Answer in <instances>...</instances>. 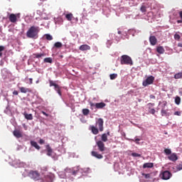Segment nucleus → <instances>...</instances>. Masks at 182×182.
<instances>
[{
	"label": "nucleus",
	"mask_w": 182,
	"mask_h": 182,
	"mask_svg": "<svg viewBox=\"0 0 182 182\" xmlns=\"http://www.w3.org/2000/svg\"><path fill=\"white\" fill-rule=\"evenodd\" d=\"M31 145L33 147H35V149H36L37 150H41V146H39V145H38V143L35 141H31Z\"/></svg>",
	"instance_id": "nucleus-22"
},
{
	"label": "nucleus",
	"mask_w": 182,
	"mask_h": 182,
	"mask_svg": "<svg viewBox=\"0 0 182 182\" xmlns=\"http://www.w3.org/2000/svg\"><path fill=\"white\" fill-rule=\"evenodd\" d=\"M174 39L175 41H180V39H181V36H180L178 33H176L174 35Z\"/></svg>",
	"instance_id": "nucleus-39"
},
{
	"label": "nucleus",
	"mask_w": 182,
	"mask_h": 182,
	"mask_svg": "<svg viewBox=\"0 0 182 182\" xmlns=\"http://www.w3.org/2000/svg\"><path fill=\"white\" fill-rule=\"evenodd\" d=\"M90 130H91L92 134H99V129L93 125L90 127Z\"/></svg>",
	"instance_id": "nucleus-16"
},
{
	"label": "nucleus",
	"mask_w": 182,
	"mask_h": 182,
	"mask_svg": "<svg viewBox=\"0 0 182 182\" xmlns=\"http://www.w3.org/2000/svg\"><path fill=\"white\" fill-rule=\"evenodd\" d=\"M149 42L152 46H155L157 44V38L154 36H151L149 37Z\"/></svg>",
	"instance_id": "nucleus-12"
},
{
	"label": "nucleus",
	"mask_w": 182,
	"mask_h": 182,
	"mask_svg": "<svg viewBox=\"0 0 182 182\" xmlns=\"http://www.w3.org/2000/svg\"><path fill=\"white\" fill-rule=\"evenodd\" d=\"M154 166L153 163H145L143 165V168H151Z\"/></svg>",
	"instance_id": "nucleus-24"
},
{
	"label": "nucleus",
	"mask_w": 182,
	"mask_h": 182,
	"mask_svg": "<svg viewBox=\"0 0 182 182\" xmlns=\"http://www.w3.org/2000/svg\"><path fill=\"white\" fill-rule=\"evenodd\" d=\"M65 18L67 21H72V19H73V14H72V13L66 14Z\"/></svg>",
	"instance_id": "nucleus-28"
},
{
	"label": "nucleus",
	"mask_w": 182,
	"mask_h": 182,
	"mask_svg": "<svg viewBox=\"0 0 182 182\" xmlns=\"http://www.w3.org/2000/svg\"><path fill=\"white\" fill-rule=\"evenodd\" d=\"M181 102V98L178 96H176L175 98L176 105H180Z\"/></svg>",
	"instance_id": "nucleus-31"
},
{
	"label": "nucleus",
	"mask_w": 182,
	"mask_h": 182,
	"mask_svg": "<svg viewBox=\"0 0 182 182\" xmlns=\"http://www.w3.org/2000/svg\"><path fill=\"white\" fill-rule=\"evenodd\" d=\"M147 106H148V107H149V109H151V107H153L154 106V103L150 102V103H149V104L147 105Z\"/></svg>",
	"instance_id": "nucleus-44"
},
{
	"label": "nucleus",
	"mask_w": 182,
	"mask_h": 182,
	"mask_svg": "<svg viewBox=\"0 0 182 182\" xmlns=\"http://www.w3.org/2000/svg\"><path fill=\"white\" fill-rule=\"evenodd\" d=\"M63 44L60 42H56L54 43V48H62Z\"/></svg>",
	"instance_id": "nucleus-32"
},
{
	"label": "nucleus",
	"mask_w": 182,
	"mask_h": 182,
	"mask_svg": "<svg viewBox=\"0 0 182 182\" xmlns=\"http://www.w3.org/2000/svg\"><path fill=\"white\" fill-rule=\"evenodd\" d=\"M66 171L67 173H70L71 176H76L79 173V167L67 168Z\"/></svg>",
	"instance_id": "nucleus-9"
},
{
	"label": "nucleus",
	"mask_w": 182,
	"mask_h": 182,
	"mask_svg": "<svg viewBox=\"0 0 182 182\" xmlns=\"http://www.w3.org/2000/svg\"><path fill=\"white\" fill-rule=\"evenodd\" d=\"M20 92L21 93H32V90H31L30 88H26L25 87H21L20 88Z\"/></svg>",
	"instance_id": "nucleus-15"
},
{
	"label": "nucleus",
	"mask_w": 182,
	"mask_h": 182,
	"mask_svg": "<svg viewBox=\"0 0 182 182\" xmlns=\"http://www.w3.org/2000/svg\"><path fill=\"white\" fill-rule=\"evenodd\" d=\"M164 151L166 156H170L171 154V149H165Z\"/></svg>",
	"instance_id": "nucleus-35"
},
{
	"label": "nucleus",
	"mask_w": 182,
	"mask_h": 182,
	"mask_svg": "<svg viewBox=\"0 0 182 182\" xmlns=\"http://www.w3.org/2000/svg\"><path fill=\"white\" fill-rule=\"evenodd\" d=\"M79 50L82 52H85V50H90V46L87 44H84L80 46Z\"/></svg>",
	"instance_id": "nucleus-14"
},
{
	"label": "nucleus",
	"mask_w": 182,
	"mask_h": 182,
	"mask_svg": "<svg viewBox=\"0 0 182 182\" xmlns=\"http://www.w3.org/2000/svg\"><path fill=\"white\" fill-rule=\"evenodd\" d=\"M106 106V104L105 102H100V103H96L95 104V107L97 109H103Z\"/></svg>",
	"instance_id": "nucleus-23"
},
{
	"label": "nucleus",
	"mask_w": 182,
	"mask_h": 182,
	"mask_svg": "<svg viewBox=\"0 0 182 182\" xmlns=\"http://www.w3.org/2000/svg\"><path fill=\"white\" fill-rule=\"evenodd\" d=\"M3 50H5V47L4 46H0V53H1Z\"/></svg>",
	"instance_id": "nucleus-46"
},
{
	"label": "nucleus",
	"mask_w": 182,
	"mask_h": 182,
	"mask_svg": "<svg viewBox=\"0 0 182 182\" xmlns=\"http://www.w3.org/2000/svg\"><path fill=\"white\" fill-rule=\"evenodd\" d=\"M142 176H144L145 178H150L151 177L150 173H142Z\"/></svg>",
	"instance_id": "nucleus-43"
},
{
	"label": "nucleus",
	"mask_w": 182,
	"mask_h": 182,
	"mask_svg": "<svg viewBox=\"0 0 182 182\" xmlns=\"http://www.w3.org/2000/svg\"><path fill=\"white\" fill-rule=\"evenodd\" d=\"M39 27L33 26L26 32L27 38L31 39H38L39 34Z\"/></svg>",
	"instance_id": "nucleus-1"
},
{
	"label": "nucleus",
	"mask_w": 182,
	"mask_h": 182,
	"mask_svg": "<svg viewBox=\"0 0 182 182\" xmlns=\"http://www.w3.org/2000/svg\"><path fill=\"white\" fill-rule=\"evenodd\" d=\"M174 170V173H177V171H181L182 170V162L176 165V166L173 168Z\"/></svg>",
	"instance_id": "nucleus-20"
},
{
	"label": "nucleus",
	"mask_w": 182,
	"mask_h": 182,
	"mask_svg": "<svg viewBox=\"0 0 182 182\" xmlns=\"http://www.w3.org/2000/svg\"><path fill=\"white\" fill-rule=\"evenodd\" d=\"M131 140H132V141H134V143H136V144H140V142H139V141H140V139H139V138H136L135 139H131Z\"/></svg>",
	"instance_id": "nucleus-41"
},
{
	"label": "nucleus",
	"mask_w": 182,
	"mask_h": 182,
	"mask_svg": "<svg viewBox=\"0 0 182 182\" xmlns=\"http://www.w3.org/2000/svg\"><path fill=\"white\" fill-rule=\"evenodd\" d=\"M39 144H45V141L43 139H40Z\"/></svg>",
	"instance_id": "nucleus-49"
},
{
	"label": "nucleus",
	"mask_w": 182,
	"mask_h": 182,
	"mask_svg": "<svg viewBox=\"0 0 182 182\" xmlns=\"http://www.w3.org/2000/svg\"><path fill=\"white\" fill-rule=\"evenodd\" d=\"M132 157H141V155L140 154H137V153H132Z\"/></svg>",
	"instance_id": "nucleus-42"
},
{
	"label": "nucleus",
	"mask_w": 182,
	"mask_h": 182,
	"mask_svg": "<svg viewBox=\"0 0 182 182\" xmlns=\"http://www.w3.org/2000/svg\"><path fill=\"white\" fill-rule=\"evenodd\" d=\"M140 11L141 12H147V7L144 5V4H142L141 8H140Z\"/></svg>",
	"instance_id": "nucleus-29"
},
{
	"label": "nucleus",
	"mask_w": 182,
	"mask_h": 182,
	"mask_svg": "<svg viewBox=\"0 0 182 182\" xmlns=\"http://www.w3.org/2000/svg\"><path fill=\"white\" fill-rule=\"evenodd\" d=\"M90 106L91 107H95V106H96V104L90 102Z\"/></svg>",
	"instance_id": "nucleus-53"
},
{
	"label": "nucleus",
	"mask_w": 182,
	"mask_h": 182,
	"mask_svg": "<svg viewBox=\"0 0 182 182\" xmlns=\"http://www.w3.org/2000/svg\"><path fill=\"white\" fill-rule=\"evenodd\" d=\"M121 65H133V60L129 55H124L121 57Z\"/></svg>",
	"instance_id": "nucleus-2"
},
{
	"label": "nucleus",
	"mask_w": 182,
	"mask_h": 182,
	"mask_svg": "<svg viewBox=\"0 0 182 182\" xmlns=\"http://www.w3.org/2000/svg\"><path fill=\"white\" fill-rule=\"evenodd\" d=\"M89 113H90V111L89 110V109H82V114H84V116H87V114H89Z\"/></svg>",
	"instance_id": "nucleus-34"
},
{
	"label": "nucleus",
	"mask_w": 182,
	"mask_h": 182,
	"mask_svg": "<svg viewBox=\"0 0 182 182\" xmlns=\"http://www.w3.org/2000/svg\"><path fill=\"white\" fill-rule=\"evenodd\" d=\"M171 176H173V175L171 174V173L170 171H164L161 172L159 177L162 180H170V178H171Z\"/></svg>",
	"instance_id": "nucleus-5"
},
{
	"label": "nucleus",
	"mask_w": 182,
	"mask_h": 182,
	"mask_svg": "<svg viewBox=\"0 0 182 182\" xmlns=\"http://www.w3.org/2000/svg\"><path fill=\"white\" fill-rule=\"evenodd\" d=\"M44 36L47 41H52L53 39V37L50 34H45Z\"/></svg>",
	"instance_id": "nucleus-33"
},
{
	"label": "nucleus",
	"mask_w": 182,
	"mask_h": 182,
	"mask_svg": "<svg viewBox=\"0 0 182 182\" xmlns=\"http://www.w3.org/2000/svg\"><path fill=\"white\" fill-rule=\"evenodd\" d=\"M41 113H42L44 116H46V117H49V114H47V113L45 112L44 111H42Z\"/></svg>",
	"instance_id": "nucleus-47"
},
{
	"label": "nucleus",
	"mask_w": 182,
	"mask_h": 182,
	"mask_svg": "<svg viewBox=\"0 0 182 182\" xmlns=\"http://www.w3.org/2000/svg\"><path fill=\"white\" fill-rule=\"evenodd\" d=\"M101 141L103 143H106L107 141V134H102L101 136Z\"/></svg>",
	"instance_id": "nucleus-27"
},
{
	"label": "nucleus",
	"mask_w": 182,
	"mask_h": 182,
	"mask_svg": "<svg viewBox=\"0 0 182 182\" xmlns=\"http://www.w3.org/2000/svg\"><path fill=\"white\" fill-rule=\"evenodd\" d=\"M156 52H158V53H160V55H163V53H164L165 52L164 48L163 46H158L156 48Z\"/></svg>",
	"instance_id": "nucleus-21"
},
{
	"label": "nucleus",
	"mask_w": 182,
	"mask_h": 182,
	"mask_svg": "<svg viewBox=\"0 0 182 182\" xmlns=\"http://www.w3.org/2000/svg\"><path fill=\"white\" fill-rule=\"evenodd\" d=\"M118 35H122V31H118Z\"/></svg>",
	"instance_id": "nucleus-56"
},
{
	"label": "nucleus",
	"mask_w": 182,
	"mask_h": 182,
	"mask_svg": "<svg viewBox=\"0 0 182 182\" xmlns=\"http://www.w3.org/2000/svg\"><path fill=\"white\" fill-rule=\"evenodd\" d=\"M0 58H2V53H0Z\"/></svg>",
	"instance_id": "nucleus-57"
},
{
	"label": "nucleus",
	"mask_w": 182,
	"mask_h": 182,
	"mask_svg": "<svg viewBox=\"0 0 182 182\" xmlns=\"http://www.w3.org/2000/svg\"><path fill=\"white\" fill-rule=\"evenodd\" d=\"M18 18H19V14H11L9 16V19L12 23H15L18 21Z\"/></svg>",
	"instance_id": "nucleus-10"
},
{
	"label": "nucleus",
	"mask_w": 182,
	"mask_h": 182,
	"mask_svg": "<svg viewBox=\"0 0 182 182\" xmlns=\"http://www.w3.org/2000/svg\"><path fill=\"white\" fill-rule=\"evenodd\" d=\"M13 134L14 136H15V137H16L17 139H21V137L23 136L22 133L19 130H14Z\"/></svg>",
	"instance_id": "nucleus-17"
},
{
	"label": "nucleus",
	"mask_w": 182,
	"mask_h": 182,
	"mask_svg": "<svg viewBox=\"0 0 182 182\" xmlns=\"http://www.w3.org/2000/svg\"><path fill=\"white\" fill-rule=\"evenodd\" d=\"M104 123H105V122L103 121V119H102V118H99L97 120L96 126H97V127H98L100 132H103V130H104V127H103Z\"/></svg>",
	"instance_id": "nucleus-8"
},
{
	"label": "nucleus",
	"mask_w": 182,
	"mask_h": 182,
	"mask_svg": "<svg viewBox=\"0 0 182 182\" xmlns=\"http://www.w3.org/2000/svg\"><path fill=\"white\" fill-rule=\"evenodd\" d=\"M106 134L107 136H110V132H108Z\"/></svg>",
	"instance_id": "nucleus-55"
},
{
	"label": "nucleus",
	"mask_w": 182,
	"mask_h": 182,
	"mask_svg": "<svg viewBox=\"0 0 182 182\" xmlns=\"http://www.w3.org/2000/svg\"><path fill=\"white\" fill-rule=\"evenodd\" d=\"M179 17L180 20H177V23H182V11H179Z\"/></svg>",
	"instance_id": "nucleus-38"
},
{
	"label": "nucleus",
	"mask_w": 182,
	"mask_h": 182,
	"mask_svg": "<svg viewBox=\"0 0 182 182\" xmlns=\"http://www.w3.org/2000/svg\"><path fill=\"white\" fill-rule=\"evenodd\" d=\"M174 78L175 79H182V72L175 74Z\"/></svg>",
	"instance_id": "nucleus-30"
},
{
	"label": "nucleus",
	"mask_w": 182,
	"mask_h": 182,
	"mask_svg": "<svg viewBox=\"0 0 182 182\" xmlns=\"http://www.w3.org/2000/svg\"><path fill=\"white\" fill-rule=\"evenodd\" d=\"M91 155L92 157H95V159H98L100 160L103 159V155L99 154L97 151H92L91 152Z\"/></svg>",
	"instance_id": "nucleus-13"
},
{
	"label": "nucleus",
	"mask_w": 182,
	"mask_h": 182,
	"mask_svg": "<svg viewBox=\"0 0 182 182\" xmlns=\"http://www.w3.org/2000/svg\"><path fill=\"white\" fill-rule=\"evenodd\" d=\"M33 56L36 59H41V58H43V56H45V53H33Z\"/></svg>",
	"instance_id": "nucleus-26"
},
{
	"label": "nucleus",
	"mask_w": 182,
	"mask_h": 182,
	"mask_svg": "<svg viewBox=\"0 0 182 182\" xmlns=\"http://www.w3.org/2000/svg\"><path fill=\"white\" fill-rule=\"evenodd\" d=\"M96 144L98 147V150L99 151H101L102 153H103V151H105L106 150V146H105V143L102 141H96Z\"/></svg>",
	"instance_id": "nucleus-7"
},
{
	"label": "nucleus",
	"mask_w": 182,
	"mask_h": 182,
	"mask_svg": "<svg viewBox=\"0 0 182 182\" xmlns=\"http://www.w3.org/2000/svg\"><path fill=\"white\" fill-rule=\"evenodd\" d=\"M44 62L46 63H52L53 60H52V58H46L44 59Z\"/></svg>",
	"instance_id": "nucleus-36"
},
{
	"label": "nucleus",
	"mask_w": 182,
	"mask_h": 182,
	"mask_svg": "<svg viewBox=\"0 0 182 182\" xmlns=\"http://www.w3.org/2000/svg\"><path fill=\"white\" fill-rule=\"evenodd\" d=\"M175 116H181V112L176 111L174 112Z\"/></svg>",
	"instance_id": "nucleus-45"
},
{
	"label": "nucleus",
	"mask_w": 182,
	"mask_h": 182,
	"mask_svg": "<svg viewBox=\"0 0 182 182\" xmlns=\"http://www.w3.org/2000/svg\"><path fill=\"white\" fill-rule=\"evenodd\" d=\"M167 106V102L166 101L164 102V106L162 109H164Z\"/></svg>",
	"instance_id": "nucleus-51"
},
{
	"label": "nucleus",
	"mask_w": 182,
	"mask_h": 182,
	"mask_svg": "<svg viewBox=\"0 0 182 182\" xmlns=\"http://www.w3.org/2000/svg\"><path fill=\"white\" fill-rule=\"evenodd\" d=\"M149 113L151 114H154L156 113V109H154V108H151L149 109Z\"/></svg>",
	"instance_id": "nucleus-40"
},
{
	"label": "nucleus",
	"mask_w": 182,
	"mask_h": 182,
	"mask_svg": "<svg viewBox=\"0 0 182 182\" xmlns=\"http://www.w3.org/2000/svg\"><path fill=\"white\" fill-rule=\"evenodd\" d=\"M150 99H156V96L153 95H151L149 96Z\"/></svg>",
	"instance_id": "nucleus-52"
},
{
	"label": "nucleus",
	"mask_w": 182,
	"mask_h": 182,
	"mask_svg": "<svg viewBox=\"0 0 182 182\" xmlns=\"http://www.w3.org/2000/svg\"><path fill=\"white\" fill-rule=\"evenodd\" d=\"M28 80H29L30 85H32L33 83V80L32 78H29Z\"/></svg>",
	"instance_id": "nucleus-50"
},
{
	"label": "nucleus",
	"mask_w": 182,
	"mask_h": 182,
	"mask_svg": "<svg viewBox=\"0 0 182 182\" xmlns=\"http://www.w3.org/2000/svg\"><path fill=\"white\" fill-rule=\"evenodd\" d=\"M154 82V77L153 75H151L148 77L145 80L143 81L142 85L146 87L149 86V85H153Z\"/></svg>",
	"instance_id": "nucleus-6"
},
{
	"label": "nucleus",
	"mask_w": 182,
	"mask_h": 182,
	"mask_svg": "<svg viewBox=\"0 0 182 182\" xmlns=\"http://www.w3.org/2000/svg\"><path fill=\"white\" fill-rule=\"evenodd\" d=\"M49 84H50V87H52V86H53L54 90H55V92H57L59 96H62V91H61L62 87L59 86V85L55 83L54 81L51 80H49Z\"/></svg>",
	"instance_id": "nucleus-4"
},
{
	"label": "nucleus",
	"mask_w": 182,
	"mask_h": 182,
	"mask_svg": "<svg viewBox=\"0 0 182 182\" xmlns=\"http://www.w3.org/2000/svg\"><path fill=\"white\" fill-rule=\"evenodd\" d=\"M109 77H110L111 80H114V79H116V77H117V74H115V73L111 74L109 75Z\"/></svg>",
	"instance_id": "nucleus-37"
},
{
	"label": "nucleus",
	"mask_w": 182,
	"mask_h": 182,
	"mask_svg": "<svg viewBox=\"0 0 182 182\" xmlns=\"http://www.w3.org/2000/svg\"><path fill=\"white\" fill-rule=\"evenodd\" d=\"M178 48H182V43H178Z\"/></svg>",
	"instance_id": "nucleus-54"
},
{
	"label": "nucleus",
	"mask_w": 182,
	"mask_h": 182,
	"mask_svg": "<svg viewBox=\"0 0 182 182\" xmlns=\"http://www.w3.org/2000/svg\"><path fill=\"white\" fill-rule=\"evenodd\" d=\"M161 116L168 117L170 116V112H168L167 110L162 109L161 111Z\"/></svg>",
	"instance_id": "nucleus-25"
},
{
	"label": "nucleus",
	"mask_w": 182,
	"mask_h": 182,
	"mask_svg": "<svg viewBox=\"0 0 182 182\" xmlns=\"http://www.w3.org/2000/svg\"><path fill=\"white\" fill-rule=\"evenodd\" d=\"M23 116L26 120H33V115H32V114L24 112Z\"/></svg>",
	"instance_id": "nucleus-18"
},
{
	"label": "nucleus",
	"mask_w": 182,
	"mask_h": 182,
	"mask_svg": "<svg viewBox=\"0 0 182 182\" xmlns=\"http://www.w3.org/2000/svg\"><path fill=\"white\" fill-rule=\"evenodd\" d=\"M28 177L35 181H38V180H41V173H39L38 171H30L28 173Z\"/></svg>",
	"instance_id": "nucleus-3"
},
{
	"label": "nucleus",
	"mask_w": 182,
	"mask_h": 182,
	"mask_svg": "<svg viewBox=\"0 0 182 182\" xmlns=\"http://www.w3.org/2000/svg\"><path fill=\"white\" fill-rule=\"evenodd\" d=\"M168 159L171 161H177V160H178V157L176 153L171 154L170 156H168Z\"/></svg>",
	"instance_id": "nucleus-11"
},
{
	"label": "nucleus",
	"mask_w": 182,
	"mask_h": 182,
	"mask_svg": "<svg viewBox=\"0 0 182 182\" xmlns=\"http://www.w3.org/2000/svg\"><path fill=\"white\" fill-rule=\"evenodd\" d=\"M13 95H14V96H18V95H19V93L18 92V91L14 90V91L13 92Z\"/></svg>",
	"instance_id": "nucleus-48"
},
{
	"label": "nucleus",
	"mask_w": 182,
	"mask_h": 182,
	"mask_svg": "<svg viewBox=\"0 0 182 182\" xmlns=\"http://www.w3.org/2000/svg\"><path fill=\"white\" fill-rule=\"evenodd\" d=\"M46 149L47 150V156H52V153H53V150L52 149V148H50V146L46 145Z\"/></svg>",
	"instance_id": "nucleus-19"
}]
</instances>
